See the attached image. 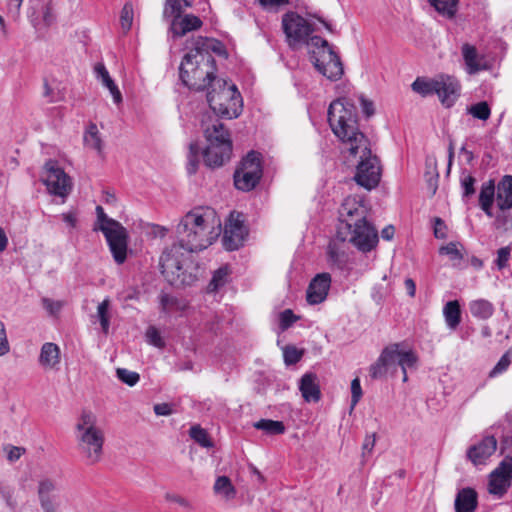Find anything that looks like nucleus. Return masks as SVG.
Segmentation results:
<instances>
[{
	"label": "nucleus",
	"instance_id": "1",
	"mask_svg": "<svg viewBox=\"0 0 512 512\" xmlns=\"http://www.w3.org/2000/svg\"><path fill=\"white\" fill-rule=\"evenodd\" d=\"M219 43L207 37L199 36L193 40L179 66V77L183 85L191 90H207L217 80L216 61L210 51H216Z\"/></svg>",
	"mask_w": 512,
	"mask_h": 512
},
{
	"label": "nucleus",
	"instance_id": "2",
	"mask_svg": "<svg viewBox=\"0 0 512 512\" xmlns=\"http://www.w3.org/2000/svg\"><path fill=\"white\" fill-rule=\"evenodd\" d=\"M220 232L221 221L211 208H194L182 217L176 227L178 242L192 253L208 248Z\"/></svg>",
	"mask_w": 512,
	"mask_h": 512
},
{
	"label": "nucleus",
	"instance_id": "3",
	"mask_svg": "<svg viewBox=\"0 0 512 512\" xmlns=\"http://www.w3.org/2000/svg\"><path fill=\"white\" fill-rule=\"evenodd\" d=\"M366 214V207L351 197L339 209V219L351 233L350 242L362 252L371 251L378 243L377 230L367 221Z\"/></svg>",
	"mask_w": 512,
	"mask_h": 512
},
{
	"label": "nucleus",
	"instance_id": "4",
	"mask_svg": "<svg viewBox=\"0 0 512 512\" xmlns=\"http://www.w3.org/2000/svg\"><path fill=\"white\" fill-rule=\"evenodd\" d=\"M201 126L207 141L203 151L204 163L210 168L223 166L232 155V140L229 131L218 118L203 115Z\"/></svg>",
	"mask_w": 512,
	"mask_h": 512
},
{
	"label": "nucleus",
	"instance_id": "5",
	"mask_svg": "<svg viewBox=\"0 0 512 512\" xmlns=\"http://www.w3.org/2000/svg\"><path fill=\"white\" fill-rule=\"evenodd\" d=\"M328 122L333 133L348 147L358 144L360 135L355 105L346 98H338L328 108Z\"/></svg>",
	"mask_w": 512,
	"mask_h": 512
},
{
	"label": "nucleus",
	"instance_id": "6",
	"mask_svg": "<svg viewBox=\"0 0 512 512\" xmlns=\"http://www.w3.org/2000/svg\"><path fill=\"white\" fill-rule=\"evenodd\" d=\"M207 102L211 108L213 118L218 116L234 119L237 118L243 107L242 97L234 84H228L226 80L218 78L207 89Z\"/></svg>",
	"mask_w": 512,
	"mask_h": 512
},
{
	"label": "nucleus",
	"instance_id": "7",
	"mask_svg": "<svg viewBox=\"0 0 512 512\" xmlns=\"http://www.w3.org/2000/svg\"><path fill=\"white\" fill-rule=\"evenodd\" d=\"M358 139V144L347 148L349 157L357 159L354 180L359 186L372 190L381 179L380 161L377 156L372 155L366 136L360 135Z\"/></svg>",
	"mask_w": 512,
	"mask_h": 512
},
{
	"label": "nucleus",
	"instance_id": "8",
	"mask_svg": "<svg viewBox=\"0 0 512 512\" xmlns=\"http://www.w3.org/2000/svg\"><path fill=\"white\" fill-rule=\"evenodd\" d=\"M98 227L107 241L113 259L117 264H123L127 258L129 234L127 229L118 221L109 218L101 206L96 207Z\"/></svg>",
	"mask_w": 512,
	"mask_h": 512
},
{
	"label": "nucleus",
	"instance_id": "9",
	"mask_svg": "<svg viewBox=\"0 0 512 512\" xmlns=\"http://www.w3.org/2000/svg\"><path fill=\"white\" fill-rule=\"evenodd\" d=\"M188 252L179 242L167 247L160 257L161 273L172 285L184 284V263L188 258Z\"/></svg>",
	"mask_w": 512,
	"mask_h": 512
},
{
	"label": "nucleus",
	"instance_id": "10",
	"mask_svg": "<svg viewBox=\"0 0 512 512\" xmlns=\"http://www.w3.org/2000/svg\"><path fill=\"white\" fill-rule=\"evenodd\" d=\"M261 154L250 151L234 173V185L242 191H251L262 177Z\"/></svg>",
	"mask_w": 512,
	"mask_h": 512
},
{
	"label": "nucleus",
	"instance_id": "11",
	"mask_svg": "<svg viewBox=\"0 0 512 512\" xmlns=\"http://www.w3.org/2000/svg\"><path fill=\"white\" fill-rule=\"evenodd\" d=\"M282 26L290 47L305 43L308 45L309 36L314 31L311 24L297 13H286L282 18Z\"/></svg>",
	"mask_w": 512,
	"mask_h": 512
},
{
	"label": "nucleus",
	"instance_id": "12",
	"mask_svg": "<svg viewBox=\"0 0 512 512\" xmlns=\"http://www.w3.org/2000/svg\"><path fill=\"white\" fill-rule=\"evenodd\" d=\"M77 448L88 464L100 461L103 454L104 432L102 429L76 433Z\"/></svg>",
	"mask_w": 512,
	"mask_h": 512
},
{
	"label": "nucleus",
	"instance_id": "13",
	"mask_svg": "<svg viewBox=\"0 0 512 512\" xmlns=\"http://www.w3.org/2000/svg\"><path fill=\"white\" fill-rule=\"evenodd\" d=\"M43 182L48 191L56 196L66 197L71 189L69 176L52 160L45 164Z\"/></svg>",
	"mask_w": 512,
	"mask_h": 512
},
{
	"label": "nucleus",
	"instance_id": "14",
	"mask_svg": "<svg viewBox=\"0 0 512 512\" xmlns=\"http://www.w3.org/2000/svg\"><path fill=\"white\" fill-rule=\"evenodd\" d=\"M241 217V214L232 212L228 223L225 225L222 243L228 251L238 250L243 245L247 236V229Z\"/></svg>",
	"mask_w": 512,
	"mask_h": 512
},
{
	"label": "nucleus",
	"instance_id": "15",
	"mask_svg": "<svg viewBox=\"0 0 512 512\" xmlns=\"http://www.w3.org/2000/svg\"><path fill=\"white\" fill-rule=\"evenodd\" d=\"M310 60L315 68L327 65L329 62L338 60L340 57L329 45L328 41L320 36H312L308 41Z\"/></svg>",
	"mask_w": 512,
	"mask_h": 512
},
{
	"label": "nucleus",
	"instance_id": "16",
	"mask_svg": "<svg viewBox=\"0 0 512 512\" xmlns=\"http://www.w3.org/2000/svg\"><path fill=\"white\" fill-rule=\"evenodd\" d=\"M439 90L436 92L441 104L446 107H452L460 96L461 85L459 81L451 75L440 74L438 75Z\"/></svg>",
	"mask_w": 512,
	"mask_h": 512
},
{
	"label": "nucleus",
	"instance_id": "17",
	"mask_svg": "<svg viewBox=\"0 0 512 512\" xmlns=\"http://www.w3.org/2000/svg\"><path fill=\"white\" fill-rule=\"evenodd\" d=\"M38 499L43 512H57L60 506L57 483L45 478L39 481L37 489Z\"/></svg>",
	"mask_w": 512,
	"mask_h": 512
},
{
	"label": "nucleus",
	"instance_id": "18",
	"mask_svg": "<svg viewBox=\"0 0 512 512\" xmlns=\"http://www.w3.org/2000/svg\"><path fill=\"white\" fill-rule=\"evenodd\" d=\"M331 285V276L329 273L317 274L310 282L306 299L309 304L315 305L323 302L328 295Z\"/></svg>",
	"mask_w": 512,
	"mask_h": 512
},
{
	"label": "nucleus",
	"instance_id": "19",
	"mask_svg": "<svg viewBox=\"0 0 512 512\" xmlns=\"http://www.w3.org/2000/svg\"><path fill=\"white\" fill-rule=\"evenodd\" d=\"M203 25L202 20L193 14H184L178 19H173L168 27V33L173 39L185 36L187 33L199 30Z\"/></svg>",
	"mask_w": 512,
	"mask_h": 512
},
{
	"label": "nucleus",
	"instance_id": "20",
	"mask_svg": "<svg viewBox=\"0 0 512 512\" xmlns=\"http://www.w3.org/2000/svg\"><path fill=\"white\" fill-rule=\"evenodd\" d=\"M497 448V440L494 436L484 437L478 444L467 450L468 459L475 465L482 464Z\"/></svg>",
	"mask_w": 512,
	"mask_h": 512
},
{
	"label": "nucleus",
	"instance_id": "21",
	"mask_svg": "<svg viewBox=\"0 0 512 512\" xmlns=\"http://www.w3.org/2000/svg\"><path fill=\"white\" fill-rule=\"evenodd\" d=\"M299 390L306 402H318L321 399L318 378L314 373H306L301 377Z\"/></svg>",
	"mask_w": 512,
	"mask_h": 512
},
{
	"label": "nucleus",
	"instance_id": "22",
	"mask_svg": "<svg viewBox=\"0 0 512 512\" xmlns=\"http://www.w3.org/2000/svg\"><path fill=\"white\" fill-rule=\"evenodd\" d=\"M454 507L455 512H475L478 507L477 492L471 487L460 489L456 494Z\"/></svg>",
	"mask_w": 512,
	"mask_h": 512
},
{
	"label": "nucleus",
	"instance_id": "23",
	"mask_svg": "<svg viewBox=\"0 0 512 512\" xmlns=\"http://www.w3.org/2000/svg\"><path fill=\"white\" fill-rule=\"evenodd\" d=\"M462 55L468 74L473 75L487 68L484 57L477 53L474 46L467 43L464 44L462 46Z\"/></svg>",
	"mask_w": 512,
	"mask_h": 512
},
{
	"label": "nucleus",
	"instance_id": "24",
	"mask_svg": "<svg viewBox=\"0 0 512 512\" xmlns=\"http://www.w3.org/2000/svg\"><path fill=\"white\" fill-rule=\"evenodd\" d=\"M496 203L501 211L512 208V175L504 176L498 183Z\"/></svg>",
	"mask_w": 512,
	"mask_h": 512
},
{
	"label": "nucleus",
	"instance_id": "25",
	"mask_svg": "<svg viewBox=\"0 0 512 512\" xmlns=\"http://www.w3.org/2000/svg\"><path fill=\"white\" fill-rule=\"evenodd\" d=\"M192 7L191 0H165L162 17L169 24L173 19L183 16L187 8Z\"/></svg>",
	"mask_w": 512,
	"mask_h": 512
},
{
	"label": "nucleus",
	"instance_id": "26",
	"mask_svg": "<svg viewBox=\"0 0 512 512\" xmlns=\"http://www.w3.org/2000/svg\"><path fill=\"white\" fill-rule=\"evenodd\" d=\"M39 363L46 369H54L60 363V349L58 345L52 342H46L42 345Z\"/></svg>",
	"mask_w": 512,
	"mask_h": 512
},
{
	"label": "nucleus",
	"instance_id": "27",
	"mask_svg": "<svg viewBox=\"0 0 512 512\" xmlns=\"http://www.w3.org/2000/svg\"><path fill=\"white\" fill-rule=\"evenodd\" d=\"M345 240L346 238L341 235V232H338L337 239L331 241L327 248L329 263L338 268H342L347 260L346 254L341 248V243H343Z\"/></svg>",
	"mask_w": 512,
	"mask_h": 512
},
{
	"label": "nucleus",
	"instance_id": "28",
	"mask_svg": "<svg viewBox=\"0 0 512 512\" xmlns=\"http://www.w3.org/2000/svg\"><path fill=\"white\" fill-rule=\"evenodd\" d=\"M94 72L96 74V78L102 82V84L110 91L113 101L116 104H119L122 102V95L119 91L117 85L113 81V79L110 77L109 72L107 71L106 67L103 63H97L94 67Z\"/></svg>",
	"mask_w": 512,
	"mask_h": 512
},
{
	"label": "nucleus",
	"instance_id": "29",
	"mask_svg": "<svg viewBox=\"0 0 512 512\" xmlns=\"http://www.w3.org/2000/svg\"><path fill=\"white\" fill-rule=\"evenodd\" d=\"M495 198V184L494 180H489L483 183L479 194V204L481 209L486 213L487 216L492 217V205Z\"/></svg>",
	"mask_w": 512,
	"mask_h": 512
},
{
	"label": "nucleus",
	"instance_id": "30",
	"mask_svg": "<svg viewBox=\"0 0 512 512\" xmlns=\"http://www.w3.org/2000/svg\"><path fill=\"white\" fill-rule=\"evenodd\" d=\"M438 86V76L432 79H427L424 77H417L415 81L412 83V90L421 95L422 97H427L433 94H436L439 90Z\"/></svg>",
	"mask_w": 512,
	"mask_h": 512
},
{
	"label": "nucleus",
	"instance_id": "31",
	"mask_svg": "<svg viewBox=\"0 0 512 512\" xmlns=\"http://www.w3.org/2000/svg\"><path fill=\"white\" fill-rule=\"evenodd\" d=\"M469 310L473 317L480 320H487L493 315L494 306L488 300L477 299L470 302Z\"/></svg>",
	"mask_w": 512,
	"mask_h": 512
},
{
	"label": "nucleus",
	"instance_id": "32",
	"mask_svg": "<svg viewBox=\"0 0 512 512\" xmlns=\"http://www.w3.org/2000/svg\"><path fill=\"white\" fill-rule=\"evenodd\" d=\"M443 314L447 326L454 330L461 322V309L457 300L449 301L443 308Z\"/></svg>",
	"mask_w": 512,
	"mask_h": 512
},
{
	"label": "nucleus",
	"instance_id": "33",
	"mask_svg": "<svg viewBox=\"0 0 512 512\" xmlns=\"http://www.w3.org/2000/svg\"><path fill=\"white\" fill-rule=\"evenodd\" d=\"M512 478L491 473L488 490L491 494L502 497L511 486Z\"/></svg>",
	"mask_w": 512,
	"mask_h": 512
},
{
	"label": "nucleus",
	"instance_id": "34",
	"mask_svg": "<svg viewBox=\"0 0 512 512\" xmlns=\"http://www.w3.org/2000/svg\"><path fill=\"white\" fill-rule=\"evenodd\" d=\"M214 492L225 500H232L236 496V489L227 476H219L214 483Z\"/></svg>",
	"mask_w": 512,
	"mask_h": 512
},
{
	"label": "nucleus",
	"instance_id": "35",
	"mask_svg": "<svg viewBox=\"0 0 512 512\" xmlns=\"http://www.w3.org/2000/svg\"><path fill=\"white\" fill-rule=\"evenodd\" d=\"M84 143L87 147L92 148L98 152V154L102 153L103 142L100 137V133L98 131L97 125L94 123H90L84 133Z\"/></svg>",
	"mask_w": 512,
	"mask_h": 512
},
{
	"label": "nucleus",
	"instance_id": "36",
	"mask_svg": "<svg viewBox=\"0 0 512 512\" xmlns=\"http://www.w3.org/2000/svg\"><path fill=\"white\" fill-rule=\"evenodd\" d=\"M257 430H261L268 435H280L285 432V425L282 421L261 419L253 424Z\"/></svg>",
	"mask_w": 512,
	"mask_h": 512
},
{
	"label": "nucleus",
	"instance_id": "37",
	"mask_svg": "<svg viewBox=\"0 0 512 512\" xmlns=\"http://www.w3.org/2000/svg\"><path fill=\"white\" fill-rule=\"evenodd\" d=\"M459 0H429L431 6L442 16L452 19L457 12Z\"/></svg>",
	"mask_w": 512,
	"mask_h": 512
},
{
	"label": "nucleus",
	"instance_id": "38",
	"mask_svg": "<svg viewBox=\"0 0 512 512\" xmlns=\"http://www.w3.org/2000/svg\"><path fill=\"white\" fill-rule=\"evenodd\" d=\"M317 71L321 73L323 76H325L327 79L331 81H337L342 77L344 73V68L341 59H338L329 62L325 66L317 68Z\"/></svg>",
	"mask_w": 512,
	"mask_h": 512
},
{
	"label": "nucleus",
	"instance_id": "39",
	"mask_svg": "<svg viewBox=\"0 0 512 512\" xmlns=\"http://www.w3.org/2000/svg\"><path fill=\"white\" fill-rule=\"evenodd\" d=\"M96 423L97 418L95 414L89 410H83L75 426L76 433L100 429L96 426Z\"/></svg>",
	"mask_w": 512,
	"mask_h": 512
},
{
	"label": "nucleus",
	"instance_id": "40",
	"mask_svg": "<svg viewBox=\"0 0 512 512\" xmlns=\"http://www.w3.org/2000/svg\"><path fill=\"white\" fill-rule=\"evenodd\" d=\"M381 353H387L385 363L390 372H395L399 366L400 350L399 344H392L385 347Z\"/></svg>",
	"mask_w": 512,
	"mask_h": 512
},
{
	"label": "nucleus",
	"instance_id": "41",
	"mask_svg": "<svg viewBox=\"0 0 512 512\" xmlns=\"http://www.w3.org/2000/svg\"><path fill=\"white\" fill-rule=\"evenodd\" d=\"M425 179L428 190L434 195L438 189L439 174L437 170L436 161L426 162Z\"/></svg>",
	"mask_w": 512,
	"mask_h": 512
},
{
	"label": "nucleus",
	"instance_id": "42",
	"mask_svg": "<svg viewBox=\"0 0 512 512\" xmlns=\"http://www.w3.org/2000/svg\"><path fill=\"white\" fill-rule=\"evenodd\" d=\"M227 277H228V269L226 267H221V268L217 269L214 272V274L207 286V291L209 293L217 292L221 287H223L226 284Z\"/></svg>",
	"mask_w": 512,
	"mask_h": 512
},
{
	"label": "nucleus",
	"instance_id": "43",
	"mask_svg": "<svg viewBox=\"0 0 512 512\" xmlns=\"http://www.w3.org/2000/svg\"><path fill=\"white\" fill-rule=\"evenodd\" d=\"M417 361L418 358L413 351H400L399 367H401L403 372V382H406L408 379L407 369L414 368Z\"/></svg>",
	"mask_w": 512,
	"mask_h": 512
},
{
	"label": "nucleus",
	"instance_id": "44",
	"mask_svg": "<svg viewBox=\"0 0 512 512\" xmlns=\"http://www.w3.org/2000/svg\"><path fill=\"white\" fill-rule=\"evenodd\" d=\"M190 437L200 446L210 448L213 446L207 431L199 425L192 426L189 431Z\"/></svg>",
	"mask_w": 512,
	"mask_h": 512
},
{
	"label": "nucleus",
	"instance_id": "45",
	"mask_svg": "<svg viewBox=\"0 0 512 512\" xmlns=\"http://www.w3.org/2000/svg\"><path fill=\"white\" fill-rule=\"evenodd\" d=\"M386 355L387 353H381L377 361L370 366L369 375L372 379H381L389 372L384 361Z\"/></svg>",
	"mask_w": 512,
	"mask_h": 512
},
{
	"label": "nucleus",
	"instance_id": "46",
	"mask_svg": "<svg viewBox=\"0 0 512 512\" xmlns=\"http://www.w3.org/2000/svg\"><path fill=\"white\" fill-rule=\"evenodd\" d=\"M468 113L474 118L486 121L491 115V109L486 101L478 102L468 108Z\"/></svg>",
	"mask_w": 512,
	"mask_h": 512
},
{
	"label": "nucleus",
	"instance_id": "47",
	"mask_svg": "<svg viewBox=\"0 0 512 512\" xmlns=\"http://www.w3.org/2000/svg\"><path fill=\"white\" fill-rule=\"evenodd\" d=\"M458 246V243L450 242L439 249V254L448 256L454 264H458L463 259V253Z\"/></svg>",
	"mask_w": 512,
	"mask_h": 512
},
{
	"label": "nucleus",
	"instance_id": "48",
	"mask_svg": "<svg viewBox=\"0 0 512 512\" xmlns=\"http://www.w3.org/2000/svg\"><path fill=\"white\" fill-rule=\"evenodd\" d=\"M199 150L200 147L197 143H191L189 145L187 171L189 174H195L199 166Z\"/></svg>",
	"mask_w": 512,
	"mask_h": 512
},
{
	"label": "nucleus",
	"instance_id": "49",
	"mask_svg": "<svg viewBox=\"0 0 512 512\" xmlns=\"http://www.w3.org/2000/svg\"><path fill=\"white\" fill-rule=\"evenodd\" d=\"M133 5L131 2L125 3L120 14V23L124 32H128L131 29L133 22Z\"/></svg>",
	"mask_w": 512,
	"mask_h": 512
},
{
	"label": "nucleus",
	"instance_id": "50",
	"mask_svg": "<svg viewBox=\"0 0 512 512\" xmlns=\"http://www.w3.org/2000/svg\"><path fill=\"white\" fill-rule=\"evenodd\" d=\"M303 356V352L298 350L295 346L287 345L283 349V357L286 365H294L298 363Z\"/></svg>",
	"mask_w": 512,
	"mask_h": 512
},
{
	"label": "nucleus",
	"instance_id": "51",
	"mask_svg": "<svg viewBox=\"0 0 512 512\" xmlns=\"http://www.w3.org/2000/svg\"><path fill=\"white\" fill-rule=\"evenodd\" d=\"M116 374L120 381H122L123 383H125L129 386L136 385L140 379V376L137 372L130 371L125 368H118L116 370Z\"/></svg>",
	"mask_w": 512,
	"mask_h": 512
},
{
	"label": "nucleus",
	"instance_id": "52",
	"mask_svg": "<svg viewBox=\"0 0 512 512\" xmlns=\"http://www.w3.org/2000/svg\"><path fill=\"white\" fill-rule=\"evenodd\" d=\"M298 320L299 316H296L291 309H285L279 314V327L285 331Z\"/></svg>",
	"mask_w": 512,
	"mask_h": 512
},
{
	"label": "nucleus",
	"instance_id": "53",
	"mask_svg": "<svg viewBox=\"0 0 512 512\" xmlns=\"http://www.w3.org/2000/svg\"><path fill=\"white\" fill-rule=\"evenodd\" d=\"M110 301L108 299L103 300L97 308V314L100 320L101 327L105 333H107L109 329V309Z\"/></svg>",
	"mask_w": 512,
	"mask_h": 512
},
{
	"label": "nucleus",
	"instance_id": "54",
	"mask_svg": "<svg viewBox=\"0 0 512 512\" xmlns=\"http://www.w3.org/2000/svg\"><path fill=\"white\" fill-rule=\"evenodd\" d=\"M160 307L163 312L169 313L173 309H179V301L174 296H171L167 293H161Z\"/></svg>",
	"mask_w": 512,
	"mask_h": 512
},
{
	"label": "nucleus",
	"instance_id": "55",
	"mask_svg": "<svg viewBox=\"0 0 512 512\" xmlns=\"http://www.w3.org/2000/svg\"><path fill=\"white\" fill-rule=\"evenodd\" d=\"M475 178L470 174L462 175L461 177V187L463 189V198H469L475 194Z\"/></svg>",
	"mask_w": 512,
	"mask_h": 512
},
{
	"label": "nucleus",
	"instance_id": "56",
	"mask_svg": "<svg viewBox=\"0 0 512 512\" xmlns=\"http://www.w3.org/2000/svg\"><path fill=\"white\" fill-rule=\"evenodd\" d=\"M511 247L506 246L502 247L497 251V258L495 259V265L498 270H503L507 267L508 261L510 259Z\"/></svg>",
	"mask_w": 512,
	"mask_h": 512
},
{
	"label": "nucleus",
	"instance_id": "57",
	"mask_svg": "<svg viewBox=\"0 0 512 512\" xmlns=\"http://www.w3.org/2000/svg\"><path fill=\"white\" fill-rule=\"evenodd\" d=\"M146 338L149 344L157 348H163L165 346L164 340L162 339L159 331L154 326H150L147 329Z\"/></svg>",
	"mask_w": 512,
	"mask_h": 512
},
{
	"label": "nucleus",
	"instance_id": "58",
	"mask_svg": "<svg viewBox=\"0 0 512 512\" xmlns=\"http://www.w3.org/2000/svg\"><path fill=\"white\" fill-rule=\"evenodd\" d=\"M510 364L511 360L509 358V353H505L494 366V368L489 372V377L493 378L502 374L508 369Z\"/></svg>",
	"mask_w": 512,
	"mask_h": 512
},
{
	"label": "nucleus",
	"instance_id": "59",
	"mask_svg": "<svg viewBox=\"0 0 512 512\" xmlns=\"http://www.w3.org/2000/svg\"><path fill=\"white\" fill-rule=\"evenodd\" d=\"M492 473L512 478V457L505 456Z\"/></svg>",
	"mask_w": 512,
	"mask_h": 512
},
{
	"label": "nucleus",
	"instance_id": "60",
	"mask_svg": "<svg viewBox=\"0 0 512 512\" xmlns=\"http://www.w3.org/2000/svg\"><path fill=\"white\" fill-rule=\"evenodd\" d=\"M13 489L0 481V496L5 500L8 507L14 509L16 506V502L13 500Z\"/></svg>",
	"mask_w": 512,
	"mask_h": 512
},
{
	"label": "nucleus",
	"instance_id": "61",
	"mask_svg": "<svg viewBox=\"0 0 512 512\" xmlns=\"http://www.w3.org/2000/svg\"><path fill=\"white\" fill-rule=\"evenodd\" d=\"M495 226L498 229L503 228L504 230L512 228V217H510V213L507 212V210L501 211V213L496 216Z\"/></svg>",
	"mask_w": 512,
	"mask_h": 512
},
{
	"label": "nucleus",
	"instance_id": "62",
	"mask_svg": "<svg viewBox=\"0 0 512 512\" xmlns=\"http://www.w3.org/2000/svg\"><path fill=\"white\" fill-rule=\"evenodd\" d=\"M362 397V388L359 378H354L351 382V408H354Z\"/></svg>",
	"mask_w": 512,
	"mask_h": 512
},
{
	"label": "nucleus",
	"instance_id": "63",
	"mask_svg": "<svg viewBox=\"0 0 512 512\" xmlns=\"http://www.w3.org/2000/svg\"><path fill=\"white\" fill-rule=\"evenodd\" d=\"M23 0H5V8L12 18L18 19Z\"/></svg>",
	"mask_w": 512,
	"mask_h": 512
},
{
	"label": "nucleus",
	"instance_id": "64",
	"mask_svg": "<svg viewBox=\"0 0 512 512\" xmlns=\"http://www.w3.org/2000/svg\"><path fill=\"white\" fill-rule=\"evenodd\" d=\"M43 307L51 314L56 315L62 308V303L60 301H54L49 298L42 299Z\"/></svg>",
	"mask_w": 512,
	"mask_h": 512
}]
</instances>
